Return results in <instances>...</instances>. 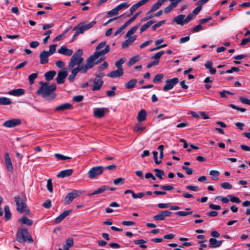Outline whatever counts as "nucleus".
Wrapping results in <instances>:
<instances>
[{
  "instance_id": "obj_1",
  "label": "nucleus",
  "mask_w": 250,
  "mask_h": 250,
  "mask_svg": "<svg viewBox=\"0 0 250 250\" xmlns=\"http://www.w3.org/2000/svg\"><path fill=\"white\" fill-rule=\"evenodd\" d=\"M41 86L36 91L38 95H41L43 98H46L48 101H51L56 97V94L54 91L56 89V84L52 83L50 85L47 82H40Z\"/></svg>"
},
{
  "instance_id": "obj_2",
  "label": "nucleus",
  "mask_w": 250,
  "mask_h": 250,
  "mask_svg": "<svg viewBox=\"0 0 250 250\" xmlns=\"http://www.w3.org/2000/svg\"><path fill=\"white\" fill-rule=\"evenodd\" d=\"M110 47L109 45L106 46L105 48L99 51L95 52L92 55L89 56L87 59L86 65H88V69L92 68L95 65L98 64L102 62L104 58H101L99 60L95 61L100 56L104 55L110 51Z\"/></svg>"
},
{
  "instance_id": "obj_3",
  "label": "nucleus",
  "mask_w": 250,
  "mask_h": 250,
  "mask_svg": "<svg viewBox=\"0 0 250 250\" xmlns=\"http://www.w3.org/2000/svg\"><path fill=\"white\" fill-rule=\"evenodd\" d=\"M16 239L18 242L21 244H24L26 242L29 244H32L34 242L28 229L22 228H19L18 229Z\"/></svg>"
},
{
  "instance_id": "obj_4",
  "label": "nucleus",
  "mask_w": 250,
  "mask_h": 250,
  "mask_svg": "<svg viewBox=\"0 0 250 250\" xmlns=\"http://www.w3.org/2000/svg\"><path fill=\"white\" fill-rule=\"evenodd\" d=\"M83 54V51L81 49H79L75 52L68 63V67L69 69L74 68L76 65L78 66L82 65L81 63L83 61V58L82 57Z\"/></svg>"
},
{
  "instance_id": "obj_5",
  "label": "nucleus",
  "mask_w": 250,
  "mask_h": 250,
  "mask_svg": "<svg viewBox=\"0 0 250 250\" xmlns=\"http://www.w3.org/2000/svg\"><path fill=\"white\" fill-rule=\"evenodd\" d=\"M23 198H21L19 195H17L14 197L15 202L17 205V210L21 213L23 212H29V210L27 208L26 204V197L24 193H22Z\"/></svg>"
},
{
  "instance_id": "obj_6",
  "label": "nucleus",
  "mask_w": 250,
  "mask_h": 250,
  "mask_svg": "<svg viewBox=\"0 0 250 250\" xmlns=\"http://www.w3.org/2000/svg\"><path fill=\"white\" fill-rule=\"evenodd\" d=\"M88 65H82V66H77L76 68H73L71 69V73L68 76V79L70 83L73 82L75 78L77 75V74L79 72H81L82 73H86L87 72V70L88 69V67L87 66Z\"/></svg>"
},
{
  "instance_id": "obj_7",
  "label": "nucleus",
  "mask_w": 250,
  "mask_h": 250,
  "mask_svg": "<svg viewBox=\"0 0 250 250\" xmlns=\"http://www.w3.org/2000/svg\"><path fill=\"white\" fill-rule=\"evenodd\" d=\"M96 21H92L89 23L85 24L84 22H81L74 27L73 30H77L81 34L93 27L96 24Z\"/></svg>"
},
{
  "instance_id": "obj_8",
  "label": "nucleus",
  "mask_w": 250,
  "mask_h": 250,
  "mask_svg": "<svg viewBox=\"0 0 250 250\" xmlns=\"http://www.w3.org/2000/svg\"><path fill=\"white\" fill-rule=\"evenodd\" d=\"M104 171V167L97 166L92 167L88 172L87 175L89 178L93 179L97 176L101 175Z\"/></svg>"
},
{
  "instance_id": "obj_9",
  "label": "nucleus",
  "mask_w": 250,
  "mask_h": 250,
  "mask_svg": "<svg viewBox=\"0 0 250 250\" xmlns=\"http://www.w3.org/2000/svg\"><path fill=\"white\" fill-rule=\"evenodd\" d=\"M179 82L178 78L168 79L166 81V85L163 87V90L167 91L171 90Z\"/></svg>"
},
{
  "instance_id": "obj_10",
  "label": "nucleus",
  "mask_w": 250,
  "mask_h": 250,
  "mask_svg": "<svg viewBox=\"0 0 250 250\" xmlns=\"http://www.w3.org/2000/svg\"><path fill=\"white\" fill-rule=\"evenodd\" d=\"M81 192L76 190L68 193L64 198L65 204H70L75 198L79 196Z\"/></svg>"
},
{
  "instance_id": "obj_11",
  "label": "nucleus",
  "mask_w": 250,
  "mask_h": 250,
  "mask_svg": "<svg viewBox=\"0 0 250 250\" xmlns=\"http://www.w3.org/2000/svg\"><path fill=\"white\" fill-rule=\"evenodd\" d=\"M67 76V72L66 68L60 70L56 79L57 83L59 84L63 83L65 82V79Z\"/></svg>"
},
{
  "instance_id": "obj_12",
  "label": "nucleus",
  "mask_w": 250,
  "mask_h": 250,
  "mask_svg": "<svg viewBox=\"0 0 250 250\" xmlns=\"http://www.w3.org/2000/svg\"><path fill=\"white\" fill-rule=\"evenodd\" d=\"M21 124V120L17 118H13L5 122L3 126L8 128L14 127L20 125Z\"/></svg>"
},
{
  "instance_id": "obj_13",
  "label": "nucleus",
  "mask_w": 250,
  "mask_h": 250,
  "mask_svg": "<svg viewBox=\"0 0 250 250\" xmlns=\"http://www.w3.org/2000/svg\"><path fill=\"white\" fill-rule=\"evenodd\" d=\"M172 214L171 211L168 210H163L159 213L153 216V219L156 221L164 220L166 217L170 216Z\"/></svg>"
},
{
  "instance_id": "obj_14",
  "label": "nucleus",
  "mask_w": 250,
  "mask_h": 250,
  "mask_svg": "<svg viewBox=\"0 0 250 250\" xmlns=\"http://www.w3.org/2000/svg\"><path fill=\"white\" fill-rule=\"evenodd\" d=\"M50 56L51 55L48 53V51L45 50L42 51L39 55L40 63L42 64L47 63L49 61L48 57Z\"/></svg>"
},
{
  "instance_id": "obj_15",
  "label": "nucleus",
  "mask_w": 250,
  "mask_h": 250,
  "mask_svg": "<svg viewBox=\"0 0 250 250\" xmlns=\"http://www.w3.org/2000/svg\"><path fill=\"white\" fill-rule=\"evenodd\" d=\"M105 108H96L93 111L94 116L98 118H102L104 116L105 113L107 111Z\"/></svg>"
},
{
  "instance_id": "obj_16",
  "label": "nucleus",
  "mask_w": 250,
  "mask_h": 250,
  "mask_svg": "<svg viewBox=\"0 0 250 250\" xmlns=\"http://www.w3.org/2000/svg\"><path fill=\"white\" fill-rule=\"evenodd\" d=\"M150 0H141L135 4L133 5L130 8V14L128 15L127 16L129 17L131 15H132L134 12L139 7L144 5Z\"/></svg>"
},
{
  "instance_id": "obj_17",
  "label": "nucleus",
  "mask_w": 250,
  "mask_h": 250,
  "mask_svg": "<svg viewBox=\"0 0 250 250\" xmlns=\"http://www.w3.org/2000/svg\"><path fill=\"white\" fill-rule=\"evenodd\" d=\"M4 159L7 170L10 172L13 171V167L8 153L5 154Z\"/></svg>"
},
{
  "instance_id": "obj_18",
  "label": "nucleus",
  "mask_w": 250,
  "mask_h": 250,
  "mask_svg": "<svg viewBox=\"0 0 250 250\" xmlns=\"http://www.w3.org/2000/svg\"><path fill=\"white\" fill-rule=\"evenodd\" d=\"M166 1V0H158L157 2L155 3H154L152 7H151L150 9L147 12L146 15H148L151 13L156 11L157 9H158L161 5Z\"/></svg>"
},
{
  "instance_id": "obj_19",
  "label": "nucleus",
  "mask_w": 250,
  "mask_h": 250,
  "mask_svg": "<svg viewBox=\"0 0 250 250\" xmlns=\"http://www.w3.org/2000/svg\"><path fill=\"white\" fill-rule=\"evenodd\" d=\"M58 52L66 56H70L72 55L73 51L72 49H68L65 46H62L58 50Z\"/></svg>"
},
{
  "instance_id": "obj_20",
  "label": "nucleus",
  "mask_w": 250,
  "mask_h": 250,
  "mask_svg": "<svg viewBox=\"0 0 250 250\" xmlns=\"http://www.w3.org/2000/svg\"><path fill=\"white\" fill-rule=\"evenodd\" d=\"M73 105L69 103H64L55 107V110L58 111H62L65 110L71 109Z\"/></svg>"
},
{
  "instance_id": "obj_21",
  "label": "nucleus",
  "mask_w": 250,
  "mask_h": 250,
  "mask_svg": "<svg viewBox=\"0 0 250 250\" xmlns=\"http://www.w3.org/2000/svg\"><path fill=\"white\" fill-rule=\"evenodd\" d=\"M72 211V209L67 210L62 212L60 215H59L55 220V222L57 224L60 223L62 222L67 216H68Z\"/></svg>"
},
{
  "instance_id": "obj_22",
  "label": "nucleus",
  "mask_w": 250,
  "mask_h": 250,
  "mask_svg": "<svg viewBox=\"0 0 250 250\" xmlns=\"http://www.w3.org/2000/svg\"><path fill=\"white\" fill-rule=\"evenodd\" d=\"M124 74L123 70L117 69L114 71H112L111 72L107 74V76L108 77L112 78H119Z\"/></svg>"
},
{
  "instance_id": "obj_23",
  "label": "nucleus",
  "mask_w": 250,
  "mask_h": 250,
  "mask_svg": "<svg viewBox=\"0 0 250 250\" xmlns=\"http://www.w3.org/2000/svg\"><path fill=\"white\" fill-rule=\"evenodd\" d=\"M24 93L25 90L22 88L13 89L8 92V94L17 97L23 95Z\"/></svg>"
},
{
  "instance_id": "obj_24",
  "label": "nucleus",
  "mask_w": 250,
  "mask_h": 250,
  "mask_svg": "<svg viewBox=\"0 0 250 250\" xmlns=\"http://www.w3.org/2000/svg\"><path fill=\"white\" fill-rule=\"evenodd\" d=\"M136 39V37L133 36L132 37H128V39L125 40L122 42L121 46L123 48H127L128 46L133 43Z\"/></svg>"
},
{
  "instance_id": "obj_25",
  "label": "nucleus",
  "mask_w": 250,
  "mask_h": 250,
  "mask_svg": "<svg viewBox=\"0 0 250 250\" xmlns=\"http://www.w3.org/2000/svg\"><path fill=\"white\" fill-rule=\"evenodd\" d=\"M73 169H67L61 171L57 174L58 177L65 178L71 176L73 173Z\"/></svg>"
},
{
  "instance_id": "obj_26",
  "label": "nucleus",
  "mask_w": 250,
  "mask_h": 250,
  "mask_svg": "<svg viewBox=\"0 0 250 250\" xmlns=\"http://www.w3.org/2000/svg\"><path fill=\"white\" fill-rule=\"evenodd\" d=\"M185 18V15L181 14L174 18L172 20V21L176 22L177 24L183 25L184 24H185L184 21Z\"/></svg>"
},
{
  "instance_id": "obj_27",
  "label": "nucleus",
  "mask_w": 250,
  "mask_h": 250,
  "mask_svg": "<svg viewBox=\"0 0 250 250\" xmlns=\"http://www.w3.org/2000/svg\"><path fill=\"white\" fill-rule=\"evenodd\" d=\"M93 82L94 83L92 88V90L93 91H96L100 89L104 83L103 81L96 79L94 80Z\"/></svg>"
},
{
  "instance_id": "obj_28",
  "label": "nucleus",
  "mask_w": 250,
  "mask_h": 250,
  "mask_svg": "<svg viewBox=\"0 0 250 250\" xmlns=\"http://www.w3.org/2000/svg\"><path fill=\"white\" fill-rule=\"evenodd\" d=\"M109 187L106 185H104L102 186L101 187L98 188L97 190L91 193H88L87 196L90 197L92 195L100 194L104 192V191L108 189Z\"/></svg>"
},
{
  "instance_id": "obj_29",
  "label": "nucleus",
  "mask_w": 250,
  "mask_h": 250,
  "mask_svg": "<svg viewBox=\"0 0 250 250\" xmlns=\"http://www.w3.org/2000/svg\"><path fill=\"white\" fill-rule=\"evenodd\" d=\"M146 111L145 109H142L139 112L137 119L139 122H142L146 120Z\"/></svg>"
},
{
  "instance_id": "obj_30",
  "label": "nucleus",
  "mask_w": 250,
  "mask_h": 250,
  "mask_svg": "<svg viewBox=\"0 0 250 250\" xmlns=\"http://www.w3.org/2000/svg\"><path fill=\"white\" fill-rule=\"evenodd\" d=\"M19 221L23 224L26 225L28 226H31L33 225V220L28 218L25 216H23L19 220Z\"/></svg>"
},
{
  "instance_id": "obj_31",
  "label": "nucleus",
  "mask_w": 250,
  "mask_h": 250,
  "mask_svg": "<svg viewBox=\"0 0 250 250\" xmlns=\"http://www.w3.org/2000/svg\"><path fill=\"white\" fill-rule=\"evenodd\" d=\"M56 74V72L54 70H51L46 72L44 74L45 80L47 81L52 80Z\"/></svg>"
},
{
  "instance_id": "obj_32",
  "label": "nucleus",
  "mask_w": 250,
  "mask_h": 250,
  "mask_svg": "<svg viewBox=\"0 0 250 250\" xmlns=\"http://www.w3.org/2000/svg\"><path fill=\"white\" fill-rule=\"evenodd\" d=\"M137 83L136 79H132L129 81L125 84V87L126 89H129L134 88Z\"/></svg>"
},
{
  "instance_id": "obj_33",
  "label": "nucleus",
  "mask_w": 250,
  "mask_h": 250,
  "mask_svg": "<svg viewBox=\"0 0 250 250\" xmlns=\"http://www.w3.org/2000/svg\"><path fill=\"white\" fill-rule=\"evenodd\" d=\"M140 24H138L136 25L135 26L132 27L130 30H129L126 33L125 37L127 38L128 37H131L130 36L131 35H133L135 33V32L137 31V30L138 29L139 27L140 26Z\"/></svg>"
},
{
  "instance_id": "obj_34",
  "label": "nucleus",
  "mask_w": 250,
  "mask_h": 250,
  "mask_svg": "<svg viewBox=\"0 0 250 250\" xmlns=\"http://www.w3.org/2000/svg\"><path fill=\"white\" fill-rule=\"evenodd\" d=\"M12 102L9 98L5 97H0V105H6L11 104Z\"/></svg>"
},
{
  "instance_id": "obj_35",
  "label": "nucleus",
  "mask_w": 250,
  "mask_h": 250,
  "mask_svg": "<svg viewBox=\"0 0 250 250\" xmlns=\"http://www.w3.org/2000/svg\"><path fill=\"white\" fill-rule=\"evenodd\" d=\"M4 210L5 212L4 219L6 221L10 220L11 217V213L9 207L5 206L4 208Z\"/></svg>"
},
{
  "instance_id": "obj_36",
  "label": "nucleus",
  "mask_w": 250,
  "mask_h": 250,
  "mask_svg": "<svg viewBox=\"0 0 250 250\" xmlns=\"http://www.w3.org/2000/svg\"><path fill=\"white\" fill-rule=\"evenodd\" d=\"M133 242L136 245H139L141 249H146L147 248L146 245H144L145 243H146V241L143 239H139L137 240H134Z\"/></svg>"
},
{
  "instance_id": "obj_37",
  "label": "nucleus",
  "mask_w": 250,
  "mask_h": 250,
  "mask_svg": "<svg viewBox=\"0 0 250 250\" xmlns=\"http://www.w3.org/2000/svg\"><path fill=\"white\" fill-rule=\"evenodd\" d=\"M209 248H217L218 246V240L214 238H211L209 239Z\"/></svg>"
},
{
  "instance_id": "obj_38",
  "label": "nucleus",
  "mask_w": 250,
  "mask_h": 250,
  "mask_svg": "<svg viewBox=\"0 0 250 250\" xmlns=\"http://www.w3.org/2000/svg\"><path fill=\"white\" fill-rule=\"evenodd\" d=\"M129 6L130 4H129V2L127 1L120 4L116 7L117 8V9H118V11H120L122 9H127Z\"/></svg>"
},
{
  "instance_id": "obj_39",
  "label": "nucleus",
  "mask_w": 250,
  "mask_h": 250,
  "mask_svg": "<svg viewBox=\"0 0 250 250\" xmlns=\"http://www.w3.org/2000/svg\"><path fill=\"white\" fill-rule=\"evenodd\" d=\"M155 172V176L160 179H163V176L165 175V172L163 170L155 168L154 170Z\"/></svg>"
},
{
  "instance_id": "obj_40",
  "label": "nucleus",
  "mask_w": 250,
  "mask_h": 250,
  "mask_svg": "<svg viewBox=\"0 0 250 250\" xmlns=\"http://www.w3.org/2000/svg\"><path fill=\"white\" fill-rule=\"evenodd\" d=\"M209 174L212 176V179L213 180L216 181L218 179V176L220 175V172L217 170H212L209 172Z\"/></svg>"
},
{
  "instance_id": "obj_41",
  "label": "nucleus",
  "mask_w": 250,
  "mask_h": 250,
  "mask_svg": "<svg viewBox=\"0 0 250 250\" xmlns=\"http://www.w3.org/2000/svg\"><path fill=\"white\" fill-rule=\"evenodd\" d=\"M125 62V61L124 59L121 58L118 61H116L115 65L118 69L119 70H123L122 68V64Z\"/></svg>"
},
{
  "instance_id": "obj_42",
  "label": "nucleus",
  "mask_w": 250,
  "mask_h": 250,
  "mask_svg": "<svg viewBox=\"0 0 250 250\" xmlns=\"http://www.w3.org/2000/svg\"><path fill=\"white\" fill-rule=\"evenodd\" d=\"M140 60V57L139 56H135L133 57H132L129 60L128 62V65L129 66H132L134 64H135V62L139 61Z\"/></svg>"
},
{
  "instance_id": "obj_43",
  "label": "nucleus",
  "mask_w": 250,
  "mask_h": 250,
  "mask_svg": "<svg viewBox=\"0 0 250 250\" xmlns=\"http://www.w3.org/2000/svg\"><path fill=\"white\" fill-rule=\"evenodd\" d=\"M55 157L59 160H70L72 159L71 157L65 156L61 154L56 153L54 155Z\"/></svg>"
},
{
  "instance_id": "obj_44",
  "label": "nucleus",
  "mask_w": 250,
  "mask_h": 250,
  "mask_svg": "<svg viewBox=\"0 0 250 250\" xmlns=\"http://www.w3.org/2000/svg\"><path fill=\"white\" fill-rule=\"evenodd\" d=\"M37 77H38L37 73H32V74H31L29 76L28 80H29V83L30 84H32L34 83V81L37 78Z\"/></svg>"
},
{
  "instance_id": "obj_45",
  "label": "nucleus",
  "mask_w": 250,
  "mask_h": 250,
  "mask_svg": "<svg viewBox=\"0 0 250 250\" xmlns=\"http://www.w3.org/2000/svg\"><path fill=\"white\" fill-rule=\"evenodd\" d=\"M127 26L125 23L122 26H121L114 33V36H116L119 34H122L123 33V30L127 27Z\"/></svg>"
},
{
  "instance_id": "obj_46",
  "label": "nucleus",
  "mask_w": 250,
  "mask_h": 250,
  "mask_svg": "<svg viewBox=\"0 0 250 250\" xmlns=\"http://www.w3.org/2000/svg\"><path fill=\"white\" fill-rule=\"evenodd\" d=\"M164 77L163 74H158L155 75V77L153 79V82L154 83H157L160 82Z\"/></svg>"
},
{
  "instance_id": "obj_47",
  "label": "nucleus",
  "mask_w": 250,
  "mask_h": 250,
  "mask_svg": "<svg viewBox=\"0 0 250 250\" xmlns=\"http://www.w3.org/2000/svg\"><path fill=\"white\" fill-rule=\"evenodd\" d=\"M228 197L229 198V200L231 202L236 203L239 204L241 202L240 199L236 196H234L232 195H229Z\"/></svg>"
},
{
  "instance_id": "obj_48",
  "label": "nucleus",
  "mask_w": 250,
  "mask_h": 250,
  "mask_svg": "<svg viewBox=\"0 0 250 250\" xmlns=\"http://www.w3.org/2000/svg\"><path fill=\"white\" fill-rule=\"evenodd\" d=\"M164 54V51H161L156 53L153 57L152 58L154 59L155 61H158L159 62V59Z\"/></svg>"
},
{
  "instance_id": "obj_49",
  "label": "nucleus",
  "mask_w": 250,
  "mask_h": 250,
  "mask_svg": "<svg viewBox=\"0 0 250 250\" xmlns=\"http://www.w3.org/2000/svg\"><path fill=\"white\" fill-rule=\"evenodd\" d=\"M74 245L73 239L72 237L68 238L66 240V244L64 245L63 246H68L70 248Z\"/></svg>"
},
{
  "instance_id": "obj_50",
  "label": "nucleus",
  "mask_w": 250,
  "mask_h": 250,
  "mask_svg": "<svg viewBox=\"0 0 250 250\" xmlns=\"http://www.w3.org/2000/svg\"><path fill=\"white\" fill-rule=\"evenodd\" d=\"M140 12H137L136 13L132 18H131L130 19H129L128 21H127L125 23L126 24L127 26L129 25L131 22H132L133 21H135V20L137 18V17L139 16Z\"/></svg>"
},
{
  "instance_id": "obj_51",
  "label": "nucleus",
  "mask_w": 250,
  "mask_h": 250,
  "mask_svg": "<svg viewBox=\"0 0 250 250\" xmlns=\"http://www.w3.org/2000/svg\"><path fill=\"white\" fill-rule=\"evenodd\" d=\"M68 29H66L63 33V34H61V35H59L58 36H57V37H56L53 40V42H56V41H60V40H62L63 39V37L64 36V35L68 31Z\"/></svg>"
},
{
  "instance_id": "obj_52",
  "label": "nucleus",
  "mask_w": 250,
  "mask_h": 250,
  "mask_svg": "<svg viewBox=\"0 0 250 250\" xmlns=\"http://www.w3.org/2000/svg\"><path fill=\"white\" fill-rule=\"evenodd\" d=\"M193 213L192 211H179L175 213L176 215L181 216H186L189 214H192Z\"/></svg>"
},
{
  "instance_id": "obj_53",
  "label": "nucleus",
  "mask_w": 250,
  "mask_h": 250,
  "mask_svg": "<svg viewBox=\"0 0 250 250\" xmlns=\"http://www.w3.org/2000/svg\"><path fill=\"white\" fill-rule=\"evenodd\" d=\"M220 186L224 188L230 189L232 188V186L228 182H224L220 184Z\"/></svg>"
},
{
  "instance_id": "obj_54",
  "label": "nucleus",
  "mask_w": 250,
  "mask_h": 250,
  "mask_svg": "<svg viewBox=\"0 0 250 250\" xmlns=\"http://www.w3.org/2000/svg\"><path fill=\"white\" fill-rule=\"evenodd\" d=\"M47 188L50 192L51 193L53 192V188L52 180L51 179H49L47 180Z\"/></svg>"
},
{
  "instance_id": "obj_55",
  "label": "nucleus",
  "mask_w": 250,
  "mask_h": 250,
  "mask_svg": "<svg viewBox=\"0 0 250 250\" xmlns=\"http://www.w3.org/2000/svg\"><path fill=\"white\" fill-rule=\"evenodd\" d=\"M125 179L123 178H118L114 180L113 183L115 185H119L124 184Z\"/></svg>"
},
{
  "instance_id": "obj_56",
  "label": "nucleus",
  "mask_w": 250,
  "mask_h": 250,
  "mask_svg": "<svg viewBox=\"0 0 250 250\" xmlns=\"http://www.w3.org/2000/svg\"><path fill=\"white\" fill-rule=\"evenodd\" d=\"M57 44H52L49 46V51H48L50 55L54 53L56 50Z\"/></svg>"
},
{
  "instance_id": "obj_57",
  "label": "nucleus",
  "mask_w": 250,
  "mask_h": 250,
  "mask_svg": "<svg viewBox=\"0 0 250 250\" xmlns=\"http://www.w3.org/2000/svg\"><path fill=\"white\" fill-rule=\"evenodd\" d=\"M160 188L165 190H171L174 189V187L172 185H161Z\"/></svg>"
},
{
  "instance_id": "obj_58",
  "label": "nucleus",
  "mask_w": 250,
  "mask_h": 250,
  "mask_svg": "<svg viewBox=\"0 0 250 250\" xmlns=\"http://www.w3.org/2000/svg\"><path fill=\"white\" fill-rule=\"evenodd\" d=\"M240 101L244 104H247L250 105V100L247 98L243 97H240L239 98Z\"/></svg>"
},
{
  "instance_id": "obj_59",
  "label": "nucleus",
  "mask_w": 250,
  "mask_h": 250,
  "mask_svg": "<svg viewBox=\"0 0 250 250\" xmlns=\"http://www.w3.org/2000/svg\"><path fill=\"white\" fill-rule=\"evenodd\" d=\"M193 18L194 14L193 13L189 14L184 20L185 24L188 23L189 21H191L193 19Z\"/></svg>"
},
{
  "instance_id": "obj_60",
  "label": "nucleus",
  "mask_w": 250,
  "mask_h": 250,
  "mask_svg": "<svg viewBox=\"0 0 250 250\" xmlns=\"http://www.w3.org/2000/svg\"><path fill=\"white\" fill-rule=\"evenodd\" d=\"M186 189L195 191L199 190V187L196 186L188 185L186 187Z\"/></svg>"
},
{
  "instance_id": "obj_61",
  "label": "nucleus",
  "mask_w": 250,
  "mask_h": 250,
  "mask_svg": "<svg viewBox=\"0 0 250 250\" xmlns=\"http://www.w3.org/2000/svg\"><path fill=\"white\" fill-rule=\"evenodd\" d=\"M182 168L186 171L187 174L188 175L192 174L194 171L192 168L187 167L186 166H183L182 167Z\"/></svg>"
},
{
  "instance_id": "obj_62",
  "label": "nucleus",
  "mask_w": 250,
  "mask_h": 250,
  "mask_svg": "<svg viewBox=\"0 0 250 250\" xmlns=\"http://www.w3.org/2000/svg\"><path fill=\"white\" fill-rule=\"evenodd\" d=\"M83 99V95H77L75 96L73 98V100L76 102H80Z\"/></svg>"
},
{
  "instance_id": "obj_63",
  "label": "nucleus",
  "mask_w": 250,
  "mask_h": 250,
  "mask_svg": "<svg viewBox=\"0 0 250 250\" xmlns=\"http://www.w3.org/2000/svg\"><path fill=\"white\" fill-rule=\"evenodd\" d=\"M150 26L147 22L146 24L143 25L140 28V33H142L148 29Z\"/></svg>"
},
{
  "instance_id": "obj_64",
  "label": "nucleus",
  "mask_w": 250,
  "mask_h": 250,
  "mask_svg": "<svg viewBox=\"0 0 250 250\" xmlns=\"http://www.w3.org/2000/svg\"><path fill=\"white\" fill-rule=\"evenodd\" d=\"M146 128L145 126H141L139 125H136L134 128V131L138 132L140 131L144 130Z\"/></svg>"
}]
</instances>
